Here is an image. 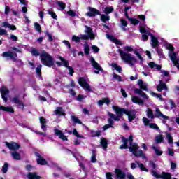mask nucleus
I'll list each match as a JSON object with an SVG mask.
<instances>
[{
  "mask_svg": "<svg viewBox=\"0 0 179 179\" xmlns=\"http://www.w3.org/2000/svg\"><path fill=\"white\" fill-rule=\"evenodd\" d=\"M114 12V8L113 7H106L104 9V13L106 15H110V13H113Z\"/></svg>",
  "mask_w": 179,
  "mask_h": 179,
  "instance_id": "nucleus-42",
  "label": "nucleus"
},
{
  "mask_svg": "<svg viewBox=\"0 0 179 179\" xmlns=\"http://www.w3.org/2000/svg\"><path fill=\"white\" fill-rule=\"evenodd\" d=\"M129 22L131 23V24H133L134 26H136L138 24H139V20H136V18H131L129 20Z\"/></svg>",
  "mask_w": 179,
  "mask_h": 179,
  "instance_id": "nucleus-48",
  "label": "nucleus"
},
{
  "mask_svg": "<svg viewBox=\"0 0 179 179\" xmlns=\"http://www.w3.org/2000/svg\"><path fill=\"white\" fill-rule=\"evenodd\" d=\"M59 59L62 61V62H63V65L64 66H65V68L69 67V61L66 60L64 57L61 56L59 57Z\"/></svg>",
  "mask_w": 179,
  "mask_h": 179,
  "instance_id": "nucleus-37",
  "label": "nucleus"
},
{
  "mask_svg": "<svg viewBox=\"0 0 179 179\" xmlns=\"http://www.w3.org/2000/svg\"><path fill=\"white\" fill-rule=\"evenodd\" d=\"M90 62L93 68H94V69H96L97 71H100V72H103V68L101 67V66H100L99 63L96 62V60L94 59V57H90Z\"/></svg>",
  "mask_w": 179,
  "mask_h": 179,
  "instance_id": "nucleus-13",
  "label": "nucleus"
},
{
  "mask_svg": "<svg viewBox=\"0 0 179 179\" xmlns=\"http://www.w3.org/2000/svg\"><path fill=\"white\" fill-rule=\"evenodd\" d=\"M131 101L132 103H134L135 104H138L139 106L143 105L145 103V101H143V99H139V97L135 96L131 97Z\"/></svg>",
  "mask_w": 179,
  "mask_h": 179,
  "instance_id": "nucleus-25",
  "label": "nucleus"
},
{
  "mask_svg": "<svg viewBox=\"0 0 179 179\" xmlns=\"http://www.w3.org/2000/svg\"><path fill=\"white\" fill-rule=\"evenodd\" d=\"M123 113L127 115L129 122H132V121L136 118V114H135V111L134 110L123 108Z\"/></svg>",
  "mask_w": 179,
  "mask_h": 179,
  "instance_id": "nucleus-10",
  "label": "nucleus"
},
{
  "mask_svg": "<svg viewBox=\"0 0 179 179\" xmlns=\"http://www.w3.org/2000/svg\"><path fill=\"white\" fill-rule=\"evenodd\" d=\"M169 87H167V85L163 83V80H159V85L157 86V90L158 92H162V90H168Z\"/></svg>",
  "mask_w": 179,
  "mask_h": 179,
  "instance_id": "nucleus-22",
  "label": "nucleus"
},
{
  "mask_svg": "<svg viewBox=\"0 0 179 179\" xmlns=\"http://www.w3.org/2000/svg\"><path fill=\"white\" fill-rule=\"evenodd\" d=\"M11 156H13L14 160H20L22 159L20 154L16 151L11 152Z\"/></svg>",
  "mask_w": 179,
  "mask_h": 179,
  "instance_id": "nucleus-35",
  "label": "nucleus"
},
{
  "mask_svg": "<svg viewBox=\"0 0 179 179\" xmlns=\"http://www.w3.org/2000/svg\"><path fill=\"white\" fill-rule=\"evenodd\" d=\"M54 114L55 115H58L59 117H66V113H65V110L62 106L57 107L56 110L54 111Z\"/></svg>",
  "mask_w": 179,
  "mask_h": 179,
  "instance_id": "nucleus-15",
  "label": "nucleus"
},
{
  "mask_svg": "<svg viewBox=\"0 0 179 179\" xmlns=\"http://www.w3.org/2000/svg\"><path fill=\"white\" fill-rule=\"evenodd\" d=\"M147 117L148 118H151V120L155 119V115L153 114V110L152 109L148 108L147 109Z\"/></svg>",
  "mask_w": 179,
  "mask_h": 179,
  "instance_id": "nucleus-36",
  "label": "nucleus"
},
{
  "mask_svg": "<svg viewBox=\"0 0 179 179\" xmlns=\"http://www.w3.org/2000/svg\"><path fill=\"white\" fill-rule=\"evenodd\" d=\"M100 145L102 146L103 150H107V148H108V141L105 138H101Z\"/></svg>",
  "mask_w": 179,
  "mask_h": 179,
  "instance_id": "nucleus-29",
  "label": "nucleus"
},
{
  "mask_svg": "<svg viewBox=\"0 0 179 179\" xmlns=\"http://www.w3.org/2000/svg\"><path fill=\"white\" fill-rule=\"evenodd\" d=\"M101 20L103 22V23H106L110 20V17L103 14L101 15Z\"/></svg>",
  "mask_w": 179,
  "mask_h": 179,
  "instance_id": "nucleus-46",
  "label": "nucleus"
},
{
  "mask_svg": "<svg viewBox=\"0 0 179 179\" xmlns=\"http://www.w3.org/2000/svg\"><path fill=\"white\" fill-rule=\"evenodd\" d=\"M84 52L85 55H89L90 54V48L88 44H86L84 47Z\"/></svg>",
  "mask_w": 179,
  "mask_h": 179,
  "instance_id": "nucleus-53",
  "label": "nucleus"
},
{
  "mask_svg": "<svg viewBox=\"0 0 179 179\" xmlns=\"http://www.w3.org/2000/svg\"><path fill=\"white\" fill-rule=\"evenodd\" d=\"M92 163H96L97 162V159H96V150H92V156L91 157Z\"/></svg>",
  "mask_w": 179,
  "mask_h": 179,
  "instance_id": "nucleus-52",
  "label": "nucleus"
},
{
  "mask_svg": "<svg viewBox=\"0 0 179 179\" xmlns=\"http://www.w3.org/2000/svg\"><path fill=\"white\" fill-rule=\"evenodd\" d=\"M106 37L107 38H109V40H111L112 42L115 44H117V45H122V43L121 42V41L117 39L115 37H114V36L107 34Z\"/></svg>",
  "mask_w": 179,
  "mask_h": 179,
  "instance_id": "nucleus-24",
  "label": "nucleus"
},
{
  "mask_svg": "<svg viewBox=\"0 0 179 179\" xmlns=\"http://www.w3.org/2000/svg\"><path fill=\"white\" fill-rule=\"evenodd\" d=\"M157 52L159 57V58H164V54H163V50L157 48Z\"/></svg>",
  "mask_w": 179,
  "mask_h": 179,
  "instance_id": "nucleus-55",
  "label": "nucleus"
},
{
  "mask_svg": "<svg viewBox=\"0 0 179 179\" xmlns=\"http://www.w3.org/2000/svg\"><path fill=\"white\" fill-rule=\"evenodd\" d=\"M128 149L129 150V152L133 153L134 156L136 157H143V159H146V157L145 156V154H143V151L142 150H139V145L136 143L131 144Z\"/></svg>",
  "mask_w": 179,
  "mask_h": 179,
  "instance_id": "nucleus-5",
  "label": "nucleus"
},
{
  "mask_svg": "<svg viewBox=\"0 0 179 179\" xmlns=\"http://www.w3.org/2000/svg\"><path fill=\"white\" fill-rule=\"evenodd\" d=\"M112 108L117 114V115L115 116L113 113H111V112H108V117L113 118L114 121H120V118H122V117H124V108H120L119 106H113Z\"/></svg>",
  "mask_w": 179,
  "mask_h": 179,
  "instance_id": "nucleus-4",
  "label": "nucleus"
},
{
  "mask_svg": "<svg viewBox=\"0 0 179 179\" xmlns=\"http://www.w3.org/2000/svg\"><path fill=\"white\" fill-rule=\"evenodd\" d=\"M138 85L141 90H144L145 92H149V90L148 89V86L146 85V84L143 83V80H138Z\"/></svg>",
  "mask_w": 179,
  "mask_h": 179,
  "instance_id": "nucleus-27",
  "label": "nucleus"
},
{
  "mask_svg": "<svg viewBox=\"0 0 179 179\" xmlns=\"http://www.w3.org/2000/svg\"><path fill=\"white\" fill-rule=\"evenodd\" d=\"M136 163L141 171H145V173L149 172V169H148L146 167H145V164L140 163L138 161H136Z\"/></svg>",
  "mask_w": 179,
  "mask_h": 179,
  "instance_id": "nucleus-32",
  "label": "nucleus"
},
{
  "mask_svg": "<svg viewBox=\"0 0 179 179\" xmlns=\"http://www.w3.org/2000/svg\"><path fill=\"white\" fill-rule=\"evenodd\" d=\"M111 66L115 69V71H117L119 73H121L122 72V67L120 66H118L116 63H112Z\"/></svg>",
  "mask_w": 179,
  "mask_h": 179,
  "instance_id": "nucleus-34",
  "label": "nucleus"
},
{
  "mask_svg": "<svg viewBox=\"0 0 179 179\" xmlns=\"http://www.w3.org/2000/svg\"><path fill=\"white\" fill-rule=\"evenodd\" d=\"M85 28L87 29L85 33H87V36H90V40H94L96 36H94V34L93 33V29L88 26H85Z\"/></svg>",
  "mask_w": 179,
  "mask_h": 179,
  "instance_id": "nucleus-19",
  "label": "nucleus"
},
{
  "mask_svg": "<svg viewBox=\"0 0 179 179\" xmlns=\"http://www.w3.org/2000/svg\"><path fill=\"white\" fill-rule=\"evenodd\" d=\"M57 5L58 6H59L61 8V9L64 10L65 9V8H66V4H65V3L62 2V1H58L57 2Z\"/></svg>",
  "mask_w": 179,
  "mask_h": 179,
  "instance_id": "nucleus-59",
  "label": "nucleus"
},
{
  "mask_svg": "<svg viewBox=\"0 0 179 179\" xmlns=\"http://www.w3.org/2000/svg\"><path fill=\"white\" fill-rule=\"evenodd\" d=\"M166 49L170 51V54H173V52H174V46L170 43L166 44Z\"/></svg>",
  "mask_w": 179,
  "mask_h": 179,
  "instance_id": "nucleus-54",
  "label": "nucleus"
},
{
  "mask_svg": "<svg viewBox=\"0 0 179 179\" xmlns=\"http://www.w3.org/2000/svg\"><path fill=\"white\" fill-rule=\"evenodd\" d=\"M55 135L59 136V139H62V141H68V137L64 135V132L58 129H55Z\"/></svg>",
  "mask_w": 179,
  "mask_h": 179,
  "instance_id": "nucleus-16",
  "label": "nucleus"
},
{
  "mask_svg": "<svg viewBox=\"0 0 179 179\" xmlns=\"http://www.w3.org/2000/svg\"><path fill=\"white\" fill-rule=\"evenodd\" d=\"M89 38H90V37L86 34H80V40H88Z\"/></svg>",
  "mask_w": 179,
  "mask_h": 179,
  "instance_id": "nucleus-64",
  "label": "nucleus"
},
{
  "mask_svg": "<svg viewBox=\"0 0 179 179\" xmlns=\"http://www.w3.org/2000/svg\"><path fill=\"white\" fill-rule=\"evenodd\" d=\"M118 52L122 61H125L127 64L131 65V66H133L134 64H136V58L132 57L131 53L124 52L122 49H119Z\"/></svg>",
  "mask_w": 179,
  "mask_h": 179,
  "instance_id": "nucleus-3",
  "label": "nucleus"
},
{
  "mask_svg": "<svg viewBox=\"0 0 179 179\" xmlns=\"http://www.w3.org/2000/svg\"><path fill=\"white\" fill-rule=\"evenodd\" d=\"M2 26L3 27H8V29H10V30H13V31H15L16 30V26H15L14 24H9L8 22H2Z\"/></svg>",
  "mask_w": 179,
  "mask_h": 179,
  "instance_id": "nucleus-31",
  "label": "nucleus"
},
{
  "mask_svg": "<svg viewBox=\"0 0 179 179\" xmlns=\"http://www.w3.org/2000/svg\"><path fill=\"white\" fill-rule=\"evenodd\" d=\"M120 23H121V25L123 26V27H127V26H128V22L124 18H122L120 20Z\"/></svg>",
  "mask_w": 179,
  "mask_h": 179,
  "instance_id": "nucleus-61",
  "label": "nucleus"
},
{
  "mask_svg": "<svg viewBox=\"0 0 179 179\" xmlns=\"http://www.w3.org/2000/svg\"><path fill=\"white\" fill-rule=\"evenodd\" d=\"M43 33L45 34V36H47V37H48V40L50 43H52V41H54V38H52V35L50 34L48 30L43 31Z\"/></svg>",
  "mask_w": 179,
  "mask_h": 179,
  "instance_id": "nucleus-40",
  "label": "nucleus"
},
{
  "mask_svg": "<svg viewBox=\"0 0 179 179\" xmlns=\"http://www.w3.org/2000/svg\"><path fill=\"white\" fill-rule=\"evenodd\" d=\"M11 101L16 106V107H17V108H21L22 111L24 110V103L23 101L20 100L18 96L13 97Z\"/></svg>",
  "mask_w": 179,
  "mask_h": 179,
  "instance_id": "nucleus-9",
  "label": "nucleus"
},
{
  "mask_svg": "<svg viewBox=\"0 0 179 179\" xmlns=\"http://www.w3.org/2000/svg\"><path fill=\"white\" fill-rule=\"evenodd\" d=\"M122 145H121L120 147H119V149H128V148H129V146H128V138L122 136Z\"/></svg>",
  "mask_w": 179,
  "mask_h": 179,
  "instance_id": "nucleus-26",
  "label": "nucleus"
},
{
  "mask_svg": "<svg viewBox=\"0 0 179 179\" xmlns=\"http://www.w3.org/2000/svg\"><path fill=\"white\" fill-rule=\"evenodd\" d=\"M72 41H75L76 43H80V37L73 35L72 36Z\"/></svg>",
  "mask_w": 179,
  "mask_h": 179,
  "instance_id": "nucleus-63",
  "label": "nucleus"
},
{
  "mask_svg": "<svg viewBox=\"0 0 179 179\" xmlns=\"http://www.w3.org/2000/svg\"><path fill=\"white\" fill-rule=\"evenodd\" d=\"M166 138L168 140V143H169V145H173V136H171V134H166Z\"/></svg>",
  "mask_w": 179,
  "mask_h": 179,
  "instance_id": "nucleus-49",
  "label": "nucleus"
},
{
  "mask_svg": "<svg viewBox=\"0 0 179 179\" xmlns=\"http://www.w3.org/2000/svg\"><path fill=\"white\" fill-rule=\"evenodd\" d=\"M41 176L37 175L36 172L29 173L28 175V179H41Z\"/></svg>",
  "mask_w": 179,
  "mask_h": 179,
  "instance_id": "nucleus-33",
  "label": "nucleus"
},
{
  "mask_svg": "<svg viewBox=\"0 0 179 179\" xmlns=\"http://www.w3.org/2000/svg\"><path fill=\"white\" fill-rule=\"evenodd\" d=\"M5 145L10 150H17L20 149V145L15 141H11L10 143L6 141Z\"/></svg>",
  "mask_w": 179,
  "mask_h": 179,
  "instance_id": "nucleus-12",
  "label": "nucleus"
},
{
  "mask_svg": "<svg viewBox=\"0 0 179 179\" xmlns=\"http://www.w3.org/2000/svg\"><path fill=\"white\" fill-rule=\"evenodd\" d=\"M88 10L90 11L85 13L86 16H88V17L101 16V13L93 7H88Z\"/></svg>",
  "mask_w": 179,
  "mask_h": 179,
  "instance_id": "nucleus-8",
  "label": "nucleus"
},
{
  "mask_svg": "<svg viewBox=\"0 0 179 179\" xmlns=\"http://www.w3.org/2000/svg\"><path fill=\"white\" fill-rule=\"evenodd\" d=\"M151 174L152 177L155 178H162V179H171V173L169 172H162V174L157 173L155 170L151 171Z\"/></svg>",
  "mask_w": 179,
  "mask_h": 179,
  "instance_id": "nucleus-7",
  "label": "nucleus"
},
{
  "mask_svg": "<svg viewBox=\"0 0 179 179\" xmlns=\"http://www.w3.org/2000/svg\"><path fill=\"white\" fill-rule=\"evenodd\" d=\"M1 57L3 58H6L7 61H9V59H11L13 62H19L20 65H24L22 59H17V53L15 52H12L10 50L3 52L1 54Z\"/></svg>",
  "mask_w": 179,
  "mask_h": 179,
  "instance_id": "nucleus-2",
  "label": "nucleus"
},
{
  "mask_svg": "<svg viewBox=\"0 0 179 179\" xmlns=\"http://www.w3.org/2000/svg\"><path fill=\"white\" fill-rule=\"evenodd\" d=\"M39 121L41 129H43V131L45 132V131H47V120L44 117H41L39 118Z\"/></svg>",
  "mask_w": 179,
  "mask_h": 179,
  "instance_id": "nucleus-18",
  "label": "nucleus"
},
{
  "mask_svg": "<svg viewBox=\"0 0 179 179\" xmlns=\"http://www.w3.org/2000/svg\"><path fill=\"white\" fill-rule=\"evenodd\" d=\"M48 15H50V16L52 17V19H55L57 20V14L54 13L52 10H48Z\"/></svg>",
  "mask_w": 179,
  "mask_h": 179,
  "instance_id": "nucleus-57",
  "label": "nucleus"
},
{
  "mask_svg": "<svg viewBox=\"0 0 179 179\" xmlns=\"http://www.w3.org/2000/svg\"><path fill=\"white\" fill-rule=\"evenodd\" d=\"M170 59L173 62V66H176L178 69H179V63H178V59H177V55L176 52H173L169 54Z\"/></svg>",
  "mask_w": 179,
  "mask_h": 179,
  "instance_id": "nucleus-14",
  "label": "nucleus"
},
{
  "mask_svg": "<svg viewBox=\"0 0 179 179\" xmlns=\"http://www.w3.org/2000/svg\"><path fill=\"white\" fill-rule=\"evenodd\" d=\"M91 135L92 136V138H96L99 136H101V131H91Z\"/></svg>",
  "mask_w": 179,
  "mask_h": 179,
  "instance_id": "nucleus-39",
  "label": "nucleus"
},
{
  "mask_svg": "<svg viewBox=\"0 0 179 179\" xmlns=\"http://www.w3.org/2000/svg\"><path fill=\"white\" fill-rule=\"evenodd\" d=\"M134 93L135 94H139V96H141V97H143L145 100L149 99V96L146 94V93L143 92V91H142V90L141 89L136 88L134 90Z\"/></svg>",
  "mask_w": 179,
  "mask_h": 179,
  "instance_id": "nucleus-20",
  "label": "nucleus"
},
{
  "mask_svg": "<svg viewBox=\"0 0 179 179\" xmlns=\"http://www.w3.org/2000/svg\"><path fill=\"white\" fill-rule=\"evenodd\" d=\"M31 53L32 57H39L40 55L41 62L45 66H48V68L55 66V60H54L52 56L49 55L48 52H47L45 50H43L40 55V52L34 48L31 49Z\"/></svg>",
  "mask_w": 179,
  "mask_h": 179,
  "instance_id": "nucleus-1",
  "label": "nucleus"
},
{
  "mask_svg": "<svg viewBox=\"0 0 179 179\" xmlns=\"http://www.w3.org/2000/svg\"><path fill=\"white\" fill-rule=\"evenodd\" d=\"M34 155L36 156V163L37 164H39V166H47L48 164V162L40 155L38 152H35Z\"/></svg>",
  "mask_w": 179,
  "mask_h": 179,
  "instance_id": "nucleus-11",
  "label": "nucleus"
},
{
  "mask_svg": "<svg viewBox=\"0 0 179 179\" xmlns=\"http://www.w3.org/2000/svg\"><path fill=\"white\" fill-rule=\"evenodd\" d=\"M71 120L75 124H79L80 125L82 124V121H80L79 118L76 117V116H71Z\"/></svg>",
  "mask_w": 179,
  "mask_h": 179,
  "instance_id": "nucleus-47",
  "label": "nucleus"
},
{
  "mask_svg": "<svg viewBox=\"0 0 179 179\" xmlns=\"http://www.w3.org/2000/svg\"><path fill=\"white\" fill-rule=\"evenodd\" d=\"M156 139V143H162L163 141H164V138L163 137V135H158L155 137Z\"/></svg>",
  "mask_w": 179,
  "mask_h": 179,
  "instance_id": "nucleus-45",
  "label": "nucleus"
},
{
  "mask_svg": "<svg viewBox=\"0 0 179 179\" xmlns=\"http://www.w3.org/2000/svg\"><path fill=\"white\" fill-rule=\"evenodd\" d=\"M152 149L154 150V152L157 156H162V155H163V151L157 149V148H156L155 145L152 146Z\"/></svg>",
  "mask_w": 179,
  "mask_h": 179,
  "instance_id": "nucleus-38",
  "label": "nucleus"
},
{
  "mask_svg": "<svg viewBox=\"0 0 179 179\" xmlns=\"http://www.w3.org/2000/svg\"><path fill=\"white\" fill-rule=\"evenodd\" d=\"M143 122L145 125V127H148V125L150 124V120H149V119L146 118V117H143Z\"/></svg>",
  "mask_w": 179,
  "mask_h": 179,
  "instance_id": "nucleus-60",
  "label": "nucleus"
},
{
  "mask_svg": "<svg viewBox=\"0 0 179 179\" xmlns=\"http://www.w3.org/2000/svg\"><path fill=\"white\" fill-rule=\"evenodd\" d=\"M151 41H152V48H156L157 47H159V39H157V38H156V36H152L151 38Z\"/></svg>",
  "mask_w": 179,
  "mask_h": 179,
  "instance_id": "nucleus-30",
  "label": "nucleus"
},
{
  "mask_svg": "<svg viewBox=\"0 0 179 179\" xmlns=\"http://www.w3.org/2000/svg\"><path fill=\"white\" fill-rule=\"evenodd\" d=\"M78 85H80V86H81L83 89H85L86 92H93V90H92V87H90V85L87 83V81H86V79H85V78L83 77L78 78Z\"/></svg>",
  "mask_w": 179,
  "mask_h": 179,
  "instance_id": "nucleus-6",
  "label": "nucleus"
},
{
  "mask_svg": "<svg viewBox=\"0 0 179 179\" xmlns=\"http://www.w3.org/2000/svg\"><path fill=\"white\" fill-rule=\"evenodd\" d=\"M0 92L1 94H4L6 96V94H9V90L5 87H3L1 90Z\"/></svg>",
  "mask_w": 179,
  "mask_h": 179,
  "instance_id": "nucleus-50",
  "label": "nucleus"
},
{
  "mask_svg": "<svg viewBox=\"0 0 179 179\" xmlns=\"http://www.w3.org/2000/svg\"><path fill=\"white\" fill-rule=\"evenodd\" d=\"M34 26L38 33H41V25L38 22H34Z\"/></svg>",
  "mask_w": 179,
  "mask_h": 179,
  "instance_id": "nucleus-44",
  "label": "nucleus"
},
{
  "mask_svg": "<svg viewBox=\"0 0 179 179\" xmlns=\"http://www.w3.org/2000/svg\"><path fill=\"white\" fill-rule=\"evenodd\" d=\"M10 50H12L13 51H15V52H20V54H22V48H16L15 46L11 47Z\"/></svg>",
  "mask_w": 179,
  "mask_h": 179,
  "instance_id": "nucleus-58",
  "label": "nucleus"
},
{
  "mask_svg": "<svg viewBox=\"0 0 179 179\" xmlns=\"http://www.w3.org/2000/svg\"><path fill=\"white\" fill-rule=\"evenodd\" d=\"M73 134L76 136V138H85L83 136L79 134V133H78V130H76V129H73Z\"/></svg>",
  "mask_w": 179,
  "mask_h": 179,
  "instance_id": "nucleus-56",
  "label": "nucleus"
},
{
  "mask_svg": "<svg viewBox=\"0 0 179 179\" xmlns=\"http://www.w3.org/2000/svg\"><path fill=\"white\" fill-rule=\"evenodd\" d=\"M41 68H43V66L41 64H39L36 69V72L38 78H41L42 79L43 77H41Z\"/></svg>",
  "mask_w": 179,
  "mask_h": 179,
  "instance_id": "nucleus-41",
  "label": "nucleus"
},
{
  "mask_svg": "<svg viewBox=\"0 0 179 179\" xmlns=\"http://www.w3.org/2000/svg\"><path fill=\"white\" fill-rule=\"evenodd\" d=\"M155 112V118H160V117H162L164 120H169V116L164 115L159 108H156Z\"/></svg>",
  "mask_w": 179,
  "mask_h": 179,
  "instance_id": "nucleus-17",
  "label": "nucleus"
},
{
  "mask_svg": "<svg viewBox=\"0 0 179 179\" xmlns=\"http://www.w3.org/2000/svg\"><path fill=\"white\" fill-rule=\"evenodd\" d=\"M8 169H9V164H8V162H5L4 165L2 166L1 171L5 174V173H8Z\"/></svg>",
  "mask_w": 179,
  "mask_h": 179,
  "instance_id": "nucleus-43",
  "label": "nucleus"
},
{
  "mask_svg": "<svg viewBox=\"0 0 179 179\" xmlns=\"http://www.w3.org/2000/svg\"><path fill=\"white\" fill-rule=\"evenodd\" d=\"M5 111L6 113H10L13 114L15 113V109L12 106H0V110Z\"/></svg>",
  "mask_w": 179,
  "mask_h": 179,
  "instance_id": "nucleus-23",
  "label": "nucleus"
},
{
  "mask_svg": "<svg viewBox=\"0 0 179 179\" xmlns=\"http://www.w3.org/2000/svg\"><path fill=\"white\" fill-rule=\"evenodd\" d=\"M149 127H150V128H151L152 129L159 130V126H157V124H156V123H150Z\"/></svg>",
  "mask_w": 179,
  "mask_h": 179,
  "instance_id": "nucleus-62",
  "label": "nucleus"
},
{
  "mask_svg": "<svg viewBox=\"0 0 179 179\" xmlns=\"http://www.w3.org/2000/svg\"><path fill=\"white\" fill-rule=\"evenodd\" d=\"M110 103H111V101H110V99L108 98H103L102 100H99L98 101V106H103L104 104H107L108 106H110Z\"/></svg>",
  "mask_w": 179,
  "mask_h": 179,
  "instance_id": "nucleus-28",
  "label": "nucleus"
},
{
  "mask_svg": "<svg viewBox=\"0 0 179 179\" xmlns=\"http://www.w3.org/2000/svg\"><path fill=\"white\" fill-rule=\"evenodd\" d=\"M115 173L116 174V177L117 178L124 179L126 177L125 172L122 171L120 169H116L115 170Z\"/></svg>",
  "mask_w": 179,
  "mask_h": 179,
  "instance_id": "nucleus-21",
  "label": "nucleus"
},
{
  "mask_svg": "<svg viewBox=\"0 0 179 179\" xmlns=\"http://www.w3.org/2000/svg\"><path fill=\"white\" fill-rule=\"evenodd\" d=\"M113 79H115L117 82H122V77L115 73H113Z\"/></svg>",
  "mask_w": 179,
  "mask_h": 179,
  "instance_id": "nucleus-51",
  "label": "nucleus"
}]
</instances>
